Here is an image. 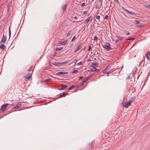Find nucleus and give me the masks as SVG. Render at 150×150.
<instances>
[{"mask_svg":"<svg viewBox=\"0 0 150 150\" xmlns=\"http://www.w3.org/2000/svg\"><path fill=\"white\" fill-rule=\"evenodd\" d=\"M88 79H89V77H87L86 78L84 79L85 81H87L88 80Z\"/></svg>","mask_w":150,"mask_h":150,"instance_id":"obj_39","label":"nucleus"},{"mask_svg":"<svg viewBox=\"0 0 150 150\" xmlns=\"http://www.w3.org/2000/svg\"><path fill=\"white\" fill-rule=\"evenodd\" d=\"M134 40V38H131L129 39H128V40Z\"/></svg>","mask_w":150,"mask_h":150,"instance_id":"obj_44","label":"nucleus"},{"mask_svg":"<svg viewBox=\"0 0 150 150\" xmlns=\"http://www.w3.org/2000/svg\"><path fill=\"white\" fill-rule=\"evenodd\" d=\"M81 62H79L77 64V65L78 66L81 65Z\"/></svg>","mask_w":150,"mask_h":150,"instance_id":"obj_35","label":"nucleus"},{"mask_svg":"<svg viewBox=\"0 0 150 150\" xmlns=\"http://www.w3.org/2000/svg\"><path fill=\"white\" fill-rule=\"evenodd\" d=\"M11 36V31L10 30V27L9 28V38H10Z\"/></svg>","mask_w":150,"mask_h":150,"instance_id":"obj_22","label":"nucleus"},{"mask_svg":"<svg viewBox=\"0 0 150 150\" xmlns=\"http://www.w3.org/2000/svg\"><path fill=\"white\" fill-rule=\"evenodd\" d=\"M83 77V76H80V77H79V79H81V78H82Z\"/></svg>","mask_w":150,"mask_h":150,"instance_id":"obj_48","label":"nucleus"},{"mask_svg":"<svg viewBox=\"0 0 150 150\" xmlns=\"http://www.w3.org/2000/svg\"><path fill=\"white\" fill-rule=\"evenodd\" d=\"M141 26L142 25H137V26L138 28H140L141 27Z\"/></svg>","mask_w":150,"mask_h":150,"instance_id":"obj_43","label":"nucleus"},{"mask_svg":"<svg viewBox=\"0 0 150 150\" xmlns=\"http://www.w3.org/2000/svg\"><path fill=\"white\" fill-rule=\"evenodd\" d=\"M91 46H89V47H88V51H90L91 50Z\"/></svg>","mask_w":150,"mask_h":150,"instance_id":"obj_41","label":"nucleus"},{"mask_svg":"<svg viewBox=\"0 0 150 150\" xmlns=\"http://www.w3.org/2000/svg\"><path fill=\"white\" fill-rule=\"evenodd\" d=\"M75 36H74L72 39L71 41H73L75 40Z\"/></svg>","mask_w":150,"mask_h":150,"instance_id":"obj_37","label":"nucleus"},{"mask_svg":"<svg viewBox=\"0 0 150 150\" xmlns=\"http://www.w3.org/2000/svg\"><path fill=\"white\" fill-rule=\"evenodd\" d=\"M118 41H119L118 40H115V42H118Z\"/></svg>","mask_w":150,"mask_h":150,"instance_id":"obj_49","label":"nucleus"},{"mask_svg":"<svg viewBox=\"0 0 150 150\" xmlns=\"http://www.w3.org/2000/svg\"><path fill=\"white\" fill-rule=\"evenodd\" d=\"M68 73L67 72H64V71H60L58 72L57 73V75H64L66 74H67Z\"/></svg>","mask_w":150,"mask_h":150,"instance_id":"obj_10","label":"nucleus"},{"mask_svg":"<svg viewBox=\"0 0 150 150\" xmlns=\"http://www.w3.org/2000/svg\"><path fill=\"white\" fill-rule=\"evenodd\" d=\"M111 69L108 67H107L103 71V72L104 73H106L108 74L109 72L110 71Z\"/></svg>","mask_w":150,"mask_h":150,"instance_id":"obj_4","label":"nucleus"},{"mask_svg":"<svg viewBox=\"0 0 150 150\" xmlns=\"http://www.w3.org/2000/svg\"><path fill=\"white\" fill-rule=\"evenodd\" d=\"M96 62H94V63H92V66H93V67L95 66H96Z\"/></svg>","mask_w":150,"mask_h":150,"instance_id":"obj_29","label":"nucleus"},{"mask_svg":"<svg viewBox=\"0 0 150 150\" xmlns=\"http://www.w3.org/2000/svg\"><path fill=\"white\" fill-rule=\"evenodd\" d=\"M32 75V73H29L28 74H27L25 76V79L27 80H29L30 77Z\"/></svg>","mask_w":150,"mask_h":150,"instance_id":"obj_6","label":"nucleus"},{"mask_svg":"<svg viewBox=\"0 0 150 150\" xmlns=\"http://www.w3.org/2000/svg\"><path fill=\"white\" fill-rule=\"evenodd\" d=\"M123 68V65H122V66L121 67H120L121 70H122V69Z\"/></svg>","mask_w":150,"mask_h":150,"instance_id":"obj_51","label":"nucleus"},{"mask_svg":"<svg viewBox=\"0 0 150 150\" xmlns=\"http://www.w3.org/2000/svg\"><path fill=\"white\" fill-rule=\"evenodd\" d=\"M85 4V3H82L81 4V6H83Z\"/></svg>","mask_w":150,"mask_h":150,"instance_id":"obj_40","label":"nucleus"},{"mask_svg":"<svg viewBox=\"0 0 150 150\" xmlns=\"http://www.w3.org/2000/svg\"><path fill=\"white\" fill-rule=\"evenodd\" d=\"M69 62V61H66L65 62H61V65H63L66 64H68Z\"/></svg>","mask_w":150,"mask_h":150,"instance_id":"obj_19","label":"nucleus"},{"mask_svg":"<svg viewBox=\"0 0 150 150\" xmlns=\"http://www.w3.org/2000/svg\"><path fill=\"white\" fill-rule=\"evenodd\" d=\"M87 11H85L83 12V15H85L87 13Z\"/></svg>","mask_w":150,"mask_h":150,"instance_id":"obj_38","label":"nucleus"},{"mask_svg":"<svg viewBox=\"0 0 150 150\" xmlns=\"http://www.w3.org/2000/svg\"><path fill=\"white\" fill-rule=\"evenodd\" d=\"M66 95V94L64 93H60L59 96V98H60L63 96H65Z\"/></svg>","mask_w":150,"mask_h":150,"instance_id":"obj_18","label":"nucleus"},{"mask_svg":"<svg viewBox=\"0 0 150 150\" xmlns=\"http://www.w3.org/2000/svg\"><path fill=\"white\" fill-rule=\"evenodd\" d=\"M8 105V104L7 103L1 106V110H3V111H4L6 109Z\"/></svg>","mask_w":150,"mask_h":150,"instance_id":"obj_7","label":"nucleus"},{"mask_svg":"<svg viewBox=\"0 0 150 150\" xmlns=\"http://www.w3.org/2000/svg\"><path fill=\"white\" fill-rule=\"evenodd\" d=\"M53 64L59 67L61 65V62H54Z\"/></svg>","mask_w":150,"mask_h":150,"instance_id":"obj_14","label":"nucleus"},{"mask_svg":"<svg viewBox=\"0 0 150 150\" xmlns=\"http://www.w3.org/2000/svg\"><path fill=\"white\" fill-rule=\"evenodd\" d=\"M98 5H97V6L95 7V8H96V9H97V8H98Z\"/></svg>","mask_w":150,"mask_h":150,"instance_id":"obj_47","label":"nucleus"},{"mask_svg":"<svg viewBox=\"0 0 150 150\" xmlns=\"http://www.w3.org/2000/svg\"><path fill=\"white\" fill-rule=\"evenodd\" d=\"M146 59L148 60H150L149 57L150 56V51H149L146 54Z\"/></svg>","mask_w":150,"mask_h":150,"instance_id":"obj_8","label":"nucleus"},{"mask_svg":"<svg viewBox=\"0 0 150 150\" xmlns=\"http://www.w3.org/2000/svg\"><path fill=\"white\" fill-rule=\"evenodd\" d=\"M62 47H57L56 48V50L57 51H60L62 50Z\"/></svg>","mask_w":150,"mask_h":150,"instance_id":"obj_21","label":"nucleus"},{"mask_svg":"<svg viewBox=\"0 0 150 150\" xmlns=\"http://www.w3.org/2000/svg\"><path fill=\"white\" fill-rule=\"evenodd\" d=\"M108 17V15H105V16L104 19H107Z\"/></svg>","mask_w":150,"mask_h":150,"instance_id":"obj_36","label":"nucleus"},{"mask_svg":"<svg viewBox=\"0 0 150 150\" xmlns=\"http://www.w3.org/2000/svg\"><path fill=\"white\" fill-rule=\"evenodd\" d=\"M101 0H99V1L100 2L101 1Z\"/></svg>","mask_w":150,"mask_h":150,"instance_id":"obj_55","label":"nucleus"},{"mask_svg":"<svg viewBox=\"0 0 150 150\" xmlns=\"http://www.w3.org/2000/svg\"><path fill=\"white\" fill-rule=\"evenodd\" d=\"M78 71V70L77 69V70H74V69H73V71H72V73H75L77 72Z\"/></svg>","mask_w":150,"mask_h":150,"instance_id":"obj_25","label":"nucleus"},{"mask_svg":"<svg viewBox=\"0 0 150 150\" xmlns=\"http://www.w3.org/2000/svg\"><path fill=\"white\" fill-rule=\"evenodd\" d=\"M82 44H80L78 46L77 48L75 49L74 51V52H76L78 51L79 50H80Z\"/></svg>","mask_w":150,"mask_h":150,"instance_id":"obj_13","label":"nucleus"},{"mask_svg":"<svg viewBox=\"0 0 150 150\" xmlns=\"http://www.w3.org/2000/svg\"><path fill=\"white\" fill-rule=\"evenodd\" d=\"M97 37L96 36H95L94 37L93 40L94 41L96 40L97 39Z\"/></svg>","mask_w":150,"mask_h":150,"instance_id":"obj_31","label":"nucleus"},{"mask_svg":"<svg viewBox=\"0 0 150 150\" xmlns=\"http://www.w3.org/2000/svg\"><path fill=\"white\" fill-rule=\"evenodd\" d=\"M21 104L20 103H18L16 105V106L14 107V109H16L18 108L21 106Z\"/></svg>","mask_w":150,"mask_h":150,"instance_id":"obj_17","label":"nucleus"},{"mask_svg":"<svg viewBox=\"0 0 150 150\" xmlns=\"http://www.w3.org/2000/svg\"><path fill=\"white\" fill-rule=\"evenodd\" d=\"M71 31H70L67 34V36H66V37H67L68 36L70 35V34H71Z\"/></svg>","mask_w":150,"mask_h":150,"instance_id":"obj_26","label":"nucleus"},{"mask_svg":"<svg viewBox=\"0 0 150 150\" xmlns=\"http://www.w3.org/2000/svg\"><path fill=\"white\" fill-rule=\"evenodd\" d=\"M67 5V4H64L62 7V8L63 11H64L66 10Z\"/></svg>","mask_w":150,"mask_h":150,"instance_id":"obj_15","label":"nucleus"},{"mask_svg":"<svg viewBox=\"0 0 150 150\" xmlns=\"http://www.w3.org/2000/svg\"><path fill=\"white\" fill-rule=\"evenodd\" d=\"M51 80V79H46L45 80V81L46 82H48L49 81H50Z\"/></svg>","mask_w":150,"mask_h":150,"instance_id":"obj_33","label":"nucleus"},{"mask_svg":"<svg viewBox=\"0 0 150 150\" xmlns=\"http://www.w3.org/2000/svg\"><path fill=\"white\" fill-rule=\"evenodd\" d=\"M85 83V82L83 80L82 82V83H81V85H83Z\"/></svg>","mask_w":150,"mask_h":150,"instance_id":"obj_42","label":"nucleus"},{"mask_svg":"<svg viewBox=\"0 0 150 150\" xmlns=\"http://www.w3.org/2000/svg\"><path fill=\"white\" fill-rule=\"evenodd\" d=\"M134 23L135 24H139L140 23V22L138 21L135 20L134 21Z\"/></svg>","mask_w":150,"mask_h":150,"instance_id":"obj_23","label":"nucleus"},{"mask_svg":"<svg viewBox=\"0 0 150 150\" xmlns=\"http://www.w3.org/2000/svg\"><path fill=\"white\" fill-rule=\"evenodd\" d=\"M83 50H84V51H86V49H85V48H84V49H83Z\"/></svg>","mask_w":150,"mask_h":150,"instance_id":"obj_52","label":"nucleus"},{"mask_svg":"<svg viewBox=\"0 0 150 150\" xmlns=\"http://www.w3.org/2000/svg\"><path fill=\"white\" fill-rule=\"evenodd\" d=\"M115 73L116 72L117 73L118 72V74H119L120 72L121 71H120L119 70H118V69H116L115 70Z\"/></svg>","mask_w":150,"mask_h":150,"instance_id":"obj_24","label":"nucleus"},{"mask_svg":"<svg viewBox=\"0 0 150 150\" xmlns=\"http://www.w3.org/2000/svg\"><path fill=\"white\" fill-rule=\"evenodd\" d=\"M74 87V86H71L69 88V90H71Z\"/></svg>","mask_w":150,"mask_h":150,"instance_id":"obj_34","label":"nucleus"},{"mask_svg":"<svg viewBox=\"0 0 150 150\" xmlns=\"http://www.w3.org/2000/svg\"><path fill=\"white\" fill-rule=\"evenodd\" d=\"M103 47L104 48L107 50L111 49L110 44L108 42L106 43L105 45H103Z\"/></svg>","mask_w":150,"mask_h":150,"instance_id":"obj_2","label":"nucleus"},{"mask_svg":"<svg viewBox=\"0 0 150 150\" xmlns=\"http://www.w3.org/2000/svg\"><path fill=\"white\" fill-rule=\"evenodd\" d=\"M115 1L117 2H118V0H114Z\"/></svg>","mask_w":150,"mask_h":150,"instance_id":"obj_50","label":"nucleus"},{"mask_svg":"<svg viewBox=\"0 0 150 150\" xmlns=\"http://www.w3.org/2000/svg\"><path fill=\"white\" fill-rule=\"evenodd\" d=\"M129 34V32H128L126 34V35H128Z\"/></svg>","mask_w":150,"mask_h":150,"instance_id":"obj_45","label":"nucleus"},{"mask_svg":"<svg viewBox=\"0 0 150 150\" xmlns=\"http://www.w3.org/2000/svg\"><path fill=\"white\" fill-rule=\"evenodd\" d=\"M122 9L125 11L127 13L130 14L131 15H133L134 14V13L129 11L127 9H125L124 7H122Z\"/></svg>","mask_w":150,"mask_h":150,"instance_id":"obj_3","label":"nucleus"},{"mask_svg":"<svg viewBox=\"0 0 150 150\" xmlns=\"http://www.w3.org/2000/svg\"><path fill=\"white\" fill-rule=\"evenodd\" d=\"M67 87V85H62V88L58 89V90H63V89H64V88H65Z\"/></svg>","mask_w":150,"mask_h":150,"instance_id":"obj_16","label":"nucleus"},{"mask_svg":"<svg viewBox=\"0 0 150 150\" xmlns=\"http://www.w3.org/2000/svg\"><path fill=\"white\" fill-rule=\"evenodd\" d=\"M74 18V19H75V20H77V19H78L77 17H76H76H75Z\"/></svg>","mask_w":150,"mask_h":150,"instance_id":"obj_46","label":"nucleus"},{"mask_svg":"<svg viewBox=\"0 0 150 150\" xmlns=\"http://www.w3.org/2000/svg\"><path fill=\"white\" fill-rule=\"evenodd\" d=\"M100 16H96V19L100 21Z\"/></svg>","mask_w":150,"mask_h":150,"instance_id":"obj_30","label":"nucleus"},{"mask_svg":"<svg viewBox=\"0 0 150 150\" xmlns=\"http://www.w3.org/2000/svg\"><path fill=\"white\" fill-rule=\"evenodd\" d=\"M94 70H93L95 71H98V69H97L96 67H94L93 68Z\"/></svg>","mask_w":150,"mask_h":150,"instance_id":"obj_32","label":"nucleus"},{"mask_svg":"<svg viewBox=\"0 0 150 150\" xmlns=\"http://www.w3.org/2000/svg\"><path fill=\"white\" fill-rule=\"evenodd\" d=\"M116 37L118 39H119L120 40H122L123 38H122L120 37V36H116Z\"/></svg>","mask_w":150,"mask_h":150,"instance_id":"obj_20","label":"nucleus"},{"mask_svg":"<svg viewBox=\"0 0 150 150\" xmlns=\"http://www.w3.org/2000/svg\"><path fill=\"white\" fill-rule=\"evenodd\" d=\"M93 142H92V145H91V146H92V145H93Z\"/></svg>","mask_w":150,"mask_h":150,"instance_id":"obj_54","label":"nucleus"},{"mask_svg":"<svg viewBox=\"0 0 150 150\" xmlns=\"http://www.w3.org/2000/svg\"><path fill=\"white\" fill-rule=\"evenodd\" d=\"M146 8H150V5L149 4H146Z\"/></svg>","mask_w":150,"mask_h":150,"instance_id":"obj_27","label":"nucleus"},{"mask_svg":"<svg viewBox=\"0 0 150 150\" xmlns=\"http://www.w3.org/2000/svg\"><path fill=\"white\" fill-rule=\"evenodd\" d=\"M83 80V81H85V82H86V81H85V79H84Z\"/></svg>","mask_w":150,"mask_h":150,"instance_id":"obj_53","label":"nucleus"},{"mask_svg":"<svg viewBox=\"0 0 150 150\" xmlns=\"http://www.w3.org/2000/svg\"><path fill=\"white\" fill-rule=\"evenodd\" d=\"M132 101L130 100H129L127 102H125L123 104V106L126 108H127L129 106L131 105Z\"/></svg>","mask_w":150,"mask_h":150,"instance_id":"obj_1","label":"nucleus"},{"mask_svg":"<svg viewBox=\"0 0 150 150\" xmlns=\"http://www.w3.org/2000/svg\"><path fill=\"white\" fill-rule=\"evenodd\" d=\"M0 48L3 50H6V47L4 44H2L0 46Z\"/></svg>","mask_w":150,"mask_h":150,"instance_id":"obj_11","label":"nucleus"},{"mask_svg":"<svg viewBox=\"0 0 150 150\" xmlns=\"http://www.w3.org/2000/svg\"><path fill=\"white\" fill-rule=\"evenodd\" d=\"M67 42L68 41L67 40L63 41H59L58 43L62 45H65L67 44Z\"/></svg>","mask_w":150,"mask_h":150,"instance_id":"obj_5","label":"nucleus"},{"mask_svg":"<svg viewBox=\"0 0 150 150\" xmlns=\"http://www.w3.org/2000/svg\"><path fill=\"white\" fill-rule=\"evenodd\" d=\"M92 19V17L91 16H90L88 17L85 21V23H88Z\"/></svg>","mask_w":150,"mask_h":150,"instance_id":"obj_9","label":"nucleus"},{"mask_svg":"<svg viewBox=\"0 0 150 150\" xmlns=\"http://www.w3.org/2000/svg\"><path fill=\"white\" fill-rule=\"evenodd\" d=\"M33 67H30L29 69L28 70V71H31L32 70H33Z\"/></svg>","mask_w":150,"mask_h":150,"instance_id":"obj_28","label":"nucleus"},{"mask_svg":"<svg viewBox=\"0 0 150 150\" xmlns=\"http://www.w3.org/2000/svg\"><path fill=\"white\" fill-rule=\"evenodd\" d=\"M6 40V36H5L4 35H3V38L1 41V42L2 43H4Z\"/></svg>","mask_w":150,"mask_h":150,"instance_id":"obj_12","label":"nucleus"}]
</instances>
